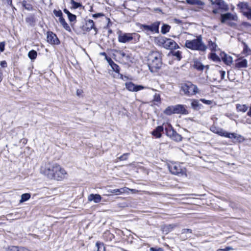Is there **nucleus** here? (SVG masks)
I'll list each match as a JSON object with an SVG mask.
<instances>
[{
  "label": "nucleus",
  "mask_w": 251,
  "mask_h": 251,
  "mask_svg": "<svg viewBox=\"0 0 251 251\" xmlns=\"http://www.w3.org/2000/svg\"><path fill=\"white\" fill-rule=\"evenodd\" d=\"M162 53L157 51H151L148 56V64L151 72H156L162 66Z\"/></svg>",
  "instance_id": "nucleus-1"
},
{
  "label": "nucleus",
  "mask_w": 251,
  "mask_h": 251,
  "mask_svg": "<svg viewBox=\"0 0 251 251\" xmlns=\"http://www.w3.org/2000/svg\"><path fill=\"white\" fill-rule=\"evenodd\" d=\"M185 46L191 50L205 51L207 46L202 41L201 35L196 36V38L193 40H187L185 41Z\"/></svg>",
  "instance_id": "nucleus-2"
},
{
  "label": "nucleus",
  "mask_w": 251,
  "mask_h": 251,
  "mask_svg": "<svg viewBox=\"0 0 251 251\" xmlns=\"http://www.w3.org/2000/svg\"><path fill=\"white\" fill-rule=\"evenodd\" d=\"M159 45H162L166 49L174 50L178 49L179 46L173 40L165 37H160L157 39Z\"/></svg>",
  "instance_id": "nucleus-3"
},
{
  "label": "nucleus",
  "mask_w": 251,
  "mask_h": 251,
  "mask_svg": "<svg viewBox=\"0 0 251 251\" xmlns=\"http://www.w3.org/2000/svg\"><path fill=\"white\" fill-rule=\"evenodd\" d=\"M56 163L47 162L43 164L41 168V172L50 179H52L53 174L54 172Z\"/></svg>",
  "instance_id": "nucleus-4"
},
{
  "label": "nucleus",
  "mask_w": 251,
  "mask_h": 251,
  "mask_svg": "<svg viewBox=\"0 0 251 251\" xmlns=\"http://www.w3.org/2000/svg\"><path fill=\"white\" fill-rule=\"evenodd\" d=\"M181 89L185 94L187 96H192L196 94L198 91L197 86L191 82H187L182 84Z\"/></svg>",
  "instance_id": "nucleus-5"
},
{
  "label": "nucleus",
  "mask_w": 251,
  "mask_h": 251,
  "mask_svg": "<svg viewBox=\"0 0 251 251\" xmlns=\"http://www.w3.org/2000/svg\"><path fill=\"white\" fill-rule=\"evenodd\" d=\"M160 24V22L156 21L151 24V25L140 24V28L147 34H148L149 32L158 33Z\"/></svg>",
  "instance_id": "nucleus-6"
},
{
  "label": "nucleus",
  "mask_w": 251,
  "mask_h": 251,
  "mask_svg": "<svg viewBox=\"0 0 251 251\" xmlns=\"http://www.w3.org/2000/svg\"><path fill=\"white\" fill-rule=\"evenodd\" d=\"M165 129L167 136L170 137L172 140L176 142H180L182 140V136L177 133L172 126H168V127H165Z\"/></svg>",
  "instance_id": "nucleus-7"
},
{
  "label": "nucleus",
  "mask_w": 251,
  "mask_h": 251,
  "mask_svg": "<svg viewBox=\"0 0 251 251\" xmlns=\"http://www.w3.org/2000/svg\"><path fill=\"white\" fill-rule=\"evenodd\" d=\"M170 172L174 175L182 176L185 174V170L180 164L177 163H172L168 165Z\"/></svg>",
  "instance_id": "nucleus-8"
},
{
  "label": "nucleus",
  "mask_w": 251,
  "mask_h": 251,
  "mask_svg": "<svg viewBox=\"0 0 251 251\" xmlns=\"http://www.w3.org/2000/svg\"><path fill=\"white\" fill-rule=\"evenodd\" d=\"M237 6L241 10L243 14L246 16L248 19L251 20V8L249 7L247 3L240 2Z\"/></svg>",
  "instance_id": "nucleus-9"
},
{
  "label": "nucleus",
  "mask_w": 251,
  "mask_h": 251,
  "mask_svg": "<svg viewBox=\"0 0 251 251\" xmlns=\"http://www.w3.org/2000/svg\"><path fill=\"white\" fill-rule=\"evenodd\" d=\"M54 172L53 174L52 179L57 180H61L65 177L66 174L65 171L61 168V167L57 164L54 169Z\"/></svg>",
  "instance_id": "nucleus-10"
},
{
  "label": "nucleus",
  "mask_w": 251,
  "mask_h": 251,
  "mask_svg": "<svg viewBox=\"0 0 251 251\" xmlns=\"http://www.w3.org/2000/svg\"><path fill=\"white\" fill-rule=\"evenodd\" d=\"M133 34H135V33H123L121 31H119L118 32V41L122 43L129 42L133 39Z\"/></svg>",
  "instance_id": "nucleus-11"
},
{
  "label": "nucleus",
  "mask_w": 251,
  "mask_h": 251,
  "mask_svg": "<svg viewBox=\"0 0 251 251\" xmlns=\"http://www.w3.org/2000/svg\"><path fill=\"white\" fill-rule=\"evenodd\" d=\"M213 5L217 7V8H215L212 11V12L215 14L218 13L219 10L226 11L229 8L228 5L223 0H219Z\"/></svg>",
  "instance_id": "nucleus-12"
},
{
  "label": "nucleus",
  "mask_w": 251,
  "mask_h": 251,
  "mask_svg": "<svg viewBox=\"0 0 251 251\" xmlns=\"http://www.w3.org/2000/svg\"><path fill=\"white\" fill-rule=\"evenodd\" d=\"M125 85L126 88L131 92H137L146 88L142 85H136L132 82H126Z\"/></svg>",
  "instance_id": "nucleus-13"
},
{
  "label": "nucleus",
  "mask_w": 251,
  "mask_h": 251,
  "mask_svg": "<svg viewBox=\"0 0 251 251\" xmlns=\"http://www.w3.org/2000/svg\"><path fill=\"white\" fill-rule=\"evenodd\" d=\"M189 113L185 105L176 104L175 105V114L187 115Z\"/></svg>",
  "instance_id": "nucleus-14"
},
{
  "label": "nucleus",
  "mask_w": 251,
  "mask_h": 251,
  "mask_svg": "<svg viewBox=\"0 0 251 251\" xmlns=\"http://www.w3.org/2000/svg\"><path fill=\"white\" fill-rule=\"evenodd\" d=\"M92 29H94V34H97L98 33V29L95 27L93 21L92 20H88L86 21L85 25L84 26L83 30L86 32H89Z\"/></svg>",
  "instance_id": "nucleus-15"
},
{
  "label": "nucleus",
  "mask_w": 251,
  "mask_h": 251,
  "mask_svg": "<svg viewBox=\"0 0 251 251\" xmlns=\"http://www.w3.org/2000/svg\"><path fill=\"white\" fill-rule=\"evenodd\" d=\"M238 17L236 15H234L230 13H226L221 15V22L222 23H225L227 20L237 21Z\"/></svg>",
  "instance_id": "nucleus-16"
},
{
  "label": "nucleus",
  "mask_w": 251,
  "mask_h": 251,
  "mask_svg": "<svg viewBox=\"0 0 251 251\" xmlns=\"http://www.w3.org/2000/svg\"><path fill=\"white\" fill-rule=\"evenodd\" d=\"M47 41L51 44H58L59 41L56 35L53 33L52 32H48L47 34Z\"/></svg>",
  "instance_id": "nucleus-17"
},
{
  "label": "nucleus",
  "mask_w": 251,
  "mask_h": 251,
  "mask_svg": "<svg viewBox=\"0 0 251 251\" xmlns=\"http://www.w3.org/2000/svg\"><path fill=\"white\" fill-rule=\"evenodd\" d=\"M109 64L110 65L113 71L118 73L120 75V78H123V75L120 74V67L116 64L111 58L107 60Z\"/></svg>",
  "instance_id": "nucleus-18"
},
{
  "label": "nucleus",
  "mask_w": 251,
  "mask_h": 251,
  "mask_svg": "<svg viewBox=\"0 0 251 251\" xmlns=\"http://www.w3.org/2000/svg\"><path fill=\"white\" fill-rule=\"evenodd\" d=\"M247 60L246 59L240 60L239 59H237L236 60L235 64V68L237 69H240L242 68H246L247 67Z\"/></svg>",
  "instance_id": "nucleus-19"
},
{
  "label": "nucleus",
  "mask_w": 251,
  "mask_h": 251,
  "mask_svg": "<svg viewBox=\"0 0 251 251\" xmlns=\"http://www.w3.org/2000/svg\"><path fill=\"white\" fill-rule=\"evenodd\" d=\"M192 233V230L191 229L184 228L181 230V238L183 240H185L188 238L191 237V234Z\"/></svg>",
  "instance_id": "nucleus-20"
},
{
  "label": "nucleus",
  "mask_w": 251,
  "mask_h": 251,
  "mask_svg": "<svg viewBox=\"0 0 251 251\" xmlns=\"http://www.w3.org/2000/svg\"><path fill=\"white\" fill-rule=\"evenodd\" d=\"M220 56L222 58L223 61L227 65H230L232 62V57L230 56H228L225 52L221 53Z\"/></svg>",
  "instance_id": "nucleus-21"
},
{
  "label": "nucleus",
  "mask_w": 251,
  "mask_h": 251,
  "mask_svg": "<svg viewBox=\"0 0 251 251\" xmlns=\"http://www.w3.org/2000/svg\"><path fill=\"white\" fill-rule=\"evenodd\" d=\"M101 197L99 194H90L88 197L89 201H94L95 203H99L101 200Z\"/></svg>",
  "instance_id": "nucleus-22"
},
{
  "label": "nucleus",
  "mask_w": 251,
  "mask_h": 251,
  "mask_svg": "<svg viewBox=\"0 0 251 251\" xmlns=\"http://www.w3.org/2000/svg\"><path fill=\"white\" fill-rule=\"evenodd\" d=\"M164 128L162 126H158L152 132V134L155 136L156 138H159L161 136V132L163 131Z\"/></svg>",
  "instance_id": "nucleus-23"
},
{
  "label": "nucleus",
  "mask_w": 251,
  "mask_h": 251,
  "mask_svg": "<svg viewBox=\"0 0 251 251\" xmlns=\"http://www.w3.org/2000/svg\"><path fill=\"white\" fill-rule=\"evenodd\" d=\"M193 66L194 68L199 71H202L205 68V66H204L201 62L197 60H195L194 61V64Z\"/></svg>",
  "instance_id": "nucleus-24"
},
{
  "label": "nucleus",
  "mask_w": 251,
  "mask_h": 251,
  "mask_svg": "<svg viewBox=\"0 0 251 251\" xmlns=\"http://www.w3.org/2000/svg\"><path fill=\"white\" fill-rule=\"evenodd\" d=\"M187 4L190 5L203 6L204 3L201 0H186Z\"/></svg>",
  "instance_id": "nucleus-25"
},
{
  "label": "nucleus",
  "mask_w": 251,
  "mask_h": 251,
  "mask_svg": "<svg viewBox=\"0 0 251 251\" xmlns=\"http://www.w3.org/2000/svg\"><path fill=\"white\" fill-rule=\"evenodd\" d=\"M25 22L29 25L33 26L36 23V19L34 15H30L25 18Z\"/></svg>",
  "instance_id": "nucleus-26"
},
{
  "label": "nucleus",
  "mask_w": 251,
  "mask_h": 251,
  "mask_svg": "<svg viewBox=\"0 0 251 251\" xmlns=\"http://www.w3.org/2000/svg\"><path fill=\"white\" fill-rule=\"evenodd\" d=\"M210 130L213 133H216L220 136H222L224 131L223 129L218 128L215 126H212L210 127Z\"/></svg>",
  "instance_id": "nucleus-27"
},
{
  "label": "nucleus",
  "mask_w": 251,
  "mask_h": 251,
  "mask_svg": "<svg viewBox=\"0 0 251 251\" xmlns=\"http://www.w3.org/2000/svg\"><path fill=\"white\" fill-rule=\"evenodd\" d=\"M207 46L208 48L211 50V51H215L217 50V48L218 47L217 45L215 43V42H213L212 41L209 40L208 41V45Z\"/></svg>",
  "instance_id": "nucleus-28"
},
{
  "label": "nucleus",
  "mask_w": 251,
  "mask_h": 251,
  "mask_svg": "<svg viewBox=\"0 0 251 251\" xmlns=\"http://www.w3.org/2000/svg\"><path fill=\"white\" fill-rule=\"evenodd\" d=\"M164 113L167 115L175 114V105L168 106L164 111Z\"/></svg>",
  "instance_id": "nucleus-29"
},
{
  "label": "nucleus",
  "mask_w": 251,
  "mask_h": 251,
  "mask_svg": "<svg viewBox=\"0 0 251 251\" xmlns=\"http://www.w3.org/2000/svg\"><path fill=\"white\" fill-rule=\"evenodd\" d=\"M236 108L238 112H245L247 111L248 107L246 104H237Z\"/></svg>",
  "instance_id": "nucleus-30"
},
{
  "label": "nucleus",
  "mask_w": 251,
  "mask_h": 251,
  "mask_svg": "<svg viewBox=\"0 0 251 251\" xmlns=\"http://www.w3.org/2000/svg\"><path fill=\"white\" fill-rule=\"evenodd\" d=\"M59 22L62 25L63 27L68 31H71V29L69 25H68V24L66 22L65 19L63 18H59Z\"/></svg>",
  "instance_id": "nucleus-31"
},
{
  "label": "nucleus",
  "mask_w": 251,
  "mask_h": 251,
  "mask_svg": "<svg viewBox=\"0 0 251 251\" xmlns=\"http://www.w3.org/2000/svg\"><path fill=\"white\" fill-rule=\"evenodd\" d=\"M192 107L195 110H198L201 106V104L199 103V101L196 100H193L191 103Z\"/></svg>",
  "instance_id": "nucleus-32"
},
{
  "label": "nucleus",
  "mask_w": 251,
  "mask_h": 251,
  "mask_svg": "<svg viewBox=\"0 0 251 251\" xmlns=\"http://www.w3.org/2000/svg\"><path fill=\"white\" fill-rule=\"evenodd\" d=\"M119 54L123 58H125L126 61H131V56L129 54H126L123 51H118Z\"/></svg>",
  "instance_id": "nucleus-33"
},
{
  "label": "nucleus",
  "mask_w": 251,
  "mask_h": 251,
  "mask_svg": "<svg viewBox=\"0 0 251 251\" xmlns=\"http://www.w3.org/2000/svg\"><path fill=\"white\" fill-rule=\"evenodd\" d=\"M22 6L26 10L28 11L32 10L33 9L32 5L29 3H28L26 0H23L22 2Z\"/></svg>",
  "instance_id": "nucleus-34"
},
{
  "label": "nucleus",
  "mask_w": 251,
  "mask_h": 251,
  "mask_svg": "<svg viewBox=\"0 0 251 251\" xmlns=\"http://www.w3.org/2000/svg\"><path fill=\"white\" fill-rule=\"evenodd\" d=\"M171 28V26L166 24H163L161 28V32L165 34L168 32Z\"/></svg>",
  "instance_id": "nucleus-35"
},
{
  "label": "nucleus",
  "mask_w": 251,
  "mask_h": 251,
  "mask_svg": "<svg viewBox=\"0 0 251 251\" xmlns=\"http://www.w3.org/2000/svg\"><path fill=\"white\" fill-rule=\"evenodd\" d=\"M171 54H172L173 56H175L176 57V58H177V59L178 60H180L181 58H182V56H181V52L179 50H177V51H172L171 52Z\"/></svg>",
  "instance_id": "nucleus-36"
},
{
  "label": "nucleus",
  "mask_w": 251,
  "mask_h": 251,
  "mask_svg": "<svg viewBox=\"0 0 251 251\" xmlns=\"http://www.w3.org/2000/svg\"><path fill=\"white\" fill-rule=\"evenodd\" d=\"M37 53L36 51L31 50L28 52V56L31 60H34L37 57Z\"/></svg>",
  "instance_id": "nucleus-37"
},
{
  "label": "nucleus",
  "mask_w": 251,
  "mask_h": 251,
  "mask_svg": "<svg viewBox=\"0 0 251 251\" xmlns=\"http://www.w3.org/2000/svg\"><path fill=\"white\" fill-rule=\"evenodd\" d=\"M30 198V195L29 193H25L21 196L20 202H23L28 200Z\"/></svg>",
  "instance_id": "nucleus-38"
},
{
  "label": "nucleus",
  "mask_w": 251,
  "mask_h": 251,
  "mask_svg": "<svg viewBox=\"0 0 251 251\" xmlns=\"http://www.w3.org/2000/svg\"><path fill=\"white\" fill-rule=\"evenodd\" d=\"M222 136L227 137L229 138H236V135H235V133H228L225 131H224V132H223Z\"/></svg>",
  "instance_id": "nucleus-39"
},
{
  "label": "nucleus",
  "mask_w": 251,
  "mask_h": 251,
  "mask_svg": "<svg viewBox=\"0 0 251 251\" xmlns=\"http://www.w3.org/2000/svg\"><path fill=\"white\" fill-rule=\"evenodd\" d=\"M210 59L215 62H220V57L215 53H211L210 54Z\"/></svg>",
  "instance_id": "nucleus-40"
},
{
  "label": "nucleus",
  "mask_w": 251,
  "mask_h": 251,
  "mask_svg": "<svg viewBox=\"0 0 251 251\" xmlns=\"http://www.w3.org/2000/svg\"><path fill=\"white\" fill-rule=\"evenodd\" d=\"M126 189V188H122L121 189H113L111 191V192L112 193H115L117 194H122V193H124L125 192Z\"/></svg>",
  "instance_id": "nucleus-41"
},
{
  "label": "nucleus",
  "mask_w": 251,
  "mask_h": 251,
  "mask_svg": "<svg viewBox=\"0 0 251 251\" xmlns=\"http://www.w3.org/2000/svg\"><path fill=\"white\" fill-rule=\"evenodd\" d=\"M71 3L72 5V7L74 9H76L79 7L82 6V4L80 3L75 1L74 0H71Z\"/></svg>",
  "instance_id": "nucleus-42"
},
{
  "label": "nucleus",
  "mask_w": 251,
  "mask_h": 251,
  "mask_svg": "<svg viewBox=\"0 0 251 251\" xmlns=\"http://www.w3.org/2000/svg\"><path fill=\"white\" fill-rule=\"evenodd\" d=\"M53 12L54 14L55 15V16H56L57 17H59V18H63L62 17V13L61 10H54Z\"/></svg>",
  "instance_id": "nucleus-43"
},
{
  "label": "nucleus",
  "mask_w": 251,
  "mask_h": 251,
  "mask_svg": "<svg viewBox=\"0 0 251 251\" xmlns=\"http://www.w3.org/2000/svg\"><path fill=\"white\" fill-rule=\"evenodd\" d=\"M6 251H20V247L17 246L9 247Z\"/></svg>",
  "instance_id": "nucleus-44"
},
{
  "label": "nucleus",
  "mask_w": 251,
  "mask_h": 251,
  "mask_svg": "<svg viewBox=\"0 0 251 251\" xmlns=\"http://www.w3.org/2000/svg\"><path fill=\"white\" fill-rule=\"evenodd\" d=\"M69 21L71 22H75L76 21V17L75 15L71 14L68 17Z\"/></svg>",
  "instance_id": "nucleus-45"
},
{
  "label": "nucleus",
  "mask_w": 251,
  "mask_h": 251,
  "mask_svg": "<svg viewBox=\"0 0 251 251\" xmlns=\"http://www.w3.org/2000/svg\"><path fill=\"white\" fill-rule=\"evenodd\" d=\"M153 101L159 102L160 101V96L159 94L155 93L153 96Z\"/></svg>",
  "instance_id": "nucleus-46"
},
{
  "label": "nucleus",
  "mask_w": 251,
  "mask_h": 251,
  "mask_svg": "<svg viewBox=\"0 0 251 251\" xmlns=\"http://www.w3.org/2000/svg\"><path fill=\"white\" fill-rule=\"evenodd\" d=\"M96 246L98 248V251H100V249L102 248V250L103 251H105V247H103V245L102 244H101L99 243V242H97L96 243Z\"/></svg>",
  "instance_id": "nucleus-47"
},
{
  "label": "nucleus",
  "mask_w": 251,
  "mask_h": 251,
  "mask_svg": "<svg viewBox=\"0 0 251 251\" xmlns=\"http://www.w3.org/2000/svg\"><path fill=\"white\" fill-rule=\"evenodd\" d=\"M242 43L244 45V48H243V51L245 53H247L248 52V45L246 44L245 42H244V41H242Z\"/></svg>",
  "instance_id": "nucleus-48"
},
{
  "label": "nucleus",
  "mask_w": 251,
  "mask_h": 251,
  "mask_svg": "<svg viewBox=\"0 0 251 251\" xmlns=\"http://www.w3.org/2000/svg\"><path fill=\"white\" fill-rule=\"evenodd\" d=\"M104 16V14L101 13H98L96 14H94L92 15V17L94 18H98L100 17L101 16Z\"/></svg>",
  "instance_id": "nucleus-49"
},
{
  "label": "nucleus",
  "mask_w": 251,
  "mask_h": 251,
  "mask_svg": "<svg viewBox=\"0 0 251 251\" xmlns=\"http://www.w3.org/2000/svg\"><path fill=\"white\" fill-rule=\"evenodd\" d=\"M201 100L204 103H205L206 104L210 105L212 103V101L210 100H206L205 99H201Z\"/></svg>",
  "instance_id": "nucleus-50"
},
{
  "label": "nucleus",
  "mask_w": 251,
  "mask_h": 251,
  "mask_svg": "<svg viewBox=\"0 0 251 251\" xmlns=\"http://www.w3.org/2000/svg\"><path fill=\"white\" fill-rule=\"evenodd\" d=\"M220 75H221V78L222 80L224 79L225 78V75H226V72L224 71H219Z\"/></svg>",
  "instance_id": "nucleus-51"
},
{
  "label": "nucleus",
  "mask_w": 251,
  "mask_h": 251,
  "mask_svg": "<svg viewBox=\"0 0 251 251\" xmlns=\"http://www.w3.org/2000/svg\"><path fill=\"white\" fill-rule=\"evenodd\" d=\"M4 43L3 42H1L0 43V52H2L4 50Z\"/></svg>",
  "instance_id": "nucleus-52"
},
{
  "label": "nucleus",
  "mask_w": 251,
  "mask_h": 251,
  "mask_svg": "<svg viewBox=\"0 0 251 251\" xmlns=\"http://www.w3.org/2000/svg\"><path fill=\"white\" fill-rule=\"evenodd\" d=\"M128 155V153H125V154H124L123 155L121 156L120 157H119V159L120 160H126V156L127 155Z\"/></svg>",
  "instance_id": "nucleus-53"
},
{
  "label": "nucleus",
  "mask_w": 251,
  "mask_h": 251,
  "mask_svg": "<svg viewBox=\"0 0 251 251\" xmlns=\"http://www.w3.org/2000/svg\"><path fill=\"white\" fill-rule=\"evenodd\" d=\"M173 21L176 24H181L182 23V21H181L179 19H177L176 18H175L173 19Z\"/></svg>",
  "instance_id": "nucleus-54"
},
{
  "label": "nucleus",
  "mask_w": 251,
  "mask_h": 251,
  "mask_svg": "<svg viewBox=\"0 0 251 251\" xmlns=\"http://www.w3.org/2000/svg\"><path fill=\"white\" fill-rule=\"evenodd\" d=\"M150 250L151 251H162V249L159 248L157 249L154 248H151L150 249Z\"/></svg>",
  "instance_id": "nucleus-55"
},
{
  "label": "nucleus",
  "mask_w": 251,
  "mask_h": 251,
  "mask_svg": "<svg viewBox=\"0 0 251 251\" xmlns=\"http://www.w3.org/2000/svg\"><path fill=\"white\" fill-rule=\"evenodd\" d=\"M63 11L65 14L67 15L68 17L69 16L70 14H71V13H70V11L66 8L64 9Z\"/></svg>",
  "instance_id": "nucleus-56"
},
{
  "label": "nucleus",
  "mask_w": 251,
  "mask_h": 251,
  "mask_svg": "<svg viewBox=\"0 0 251 251\" xmlns=\"http://www.w3.org/2000/svg\"><path fill=\"white\" fill-rule=\"evenodd\" d=\"M242 25L245 26H251V24L248 22H243L242 23Z\"/></svg>",
  "instance_id": "nucleus-57"
},
{
  "label": "nucleus",
  "mask_w": 251,
  "mask_h": 251,
  "mask_svg": "<svg viewBox=\"0 0 251 251\" xmlns=\"http://www.w3.org/2000/svg\"><path fill=\"white\" fill-rule=\"evenodd\" d=\"M209 0L211 2L212 5H214L219 0Z\"/></svg>",
  "instance_id": "nucleus-58"
},
{
  "label": "nucleus",
  "mask_w": 251,
  "mask_h": 251,
  "mask_svg": "<svg viewBox=\"0 0 251 251\" xmlns=\"http://www.w3.org/2000/svg\"><path fill=\"white\" fill-rule=\"evenodd\" d=\"M247 115H248V116L251 117V106H250L249 110L247 113Z\"/></svg>",
  "instance_id": "nucleus-59"
},
{
  "label": "nucleus",
  "mask_w": 251,
  "mask_h": 251,
  "mask_svg": "<svg viewBox=\"0 0 251 251\" xmlns=\"http://www.w3.org/2000/svg\"><path fill=\"white\" fill-rule=\"evenodd\" d=\"M6 64H6V62L5 61H2V62H1V65L2 67H6Z\"/></svg>",
  "instance_id": "nucleus-60"
},
{
  "label": "nucleus",
  "mask_w": 251,
  "mask_h": 251,
  "mask_svg": "<svg viewBox=\"0 0 251 251\" xmlns=\"http://www.w3.org/2000/svg\"><path fill=\"white\" fill-rule=\"evenodd\" d=\"M226 251H229L233 250V248L230 247H227L226 248Z\"/></svg>",
  "instance_id": "nucleus-61"
},
{
  "label": "nucleus",
  "mask_w": 251,
  "mask_h": 251,
  "mask_svg": "<svg viewBox=\"0 0 251 251\" xmlns=\"http://www.w3.org/2000/svg\"><path fill=\"white\" fill-rule=\"evenodd\" d=\"M2 72L0 70V82L2 80Z\"/></svg>",
  "instance_id": "nucleus-62"
},
{
  "label": "nucleus",
  "mask_w": 251,
  "mask_h": 251,
  "mask_svg": "<svg viewBox=\"0 0 251 251\" xmlns=\"http://www.w3.org/2000/svg\"><path fill=\"white\" fill-rule=\"evenodd\" d=\"M155 11H158L159 12H162V10L159 8L155 9Z\"/></svg>",
  "instance_id": "nucleus-63"
},
{
  "label": "nucleus",
  "mask_w": 251,
  "mask_h": 251,
  "mask_svg": "<svg viewBox=\"0 0 251 251\" xmlns=\"http://www.w3.org/2000/svg\"><path fill=\"white\" fill-rule=\"evenodd\" d=\"M217 251H226V248L225 249H220L217 250Z\"/></svg>",
  "instance_id": "nucleus-64"
}]
</instances>
